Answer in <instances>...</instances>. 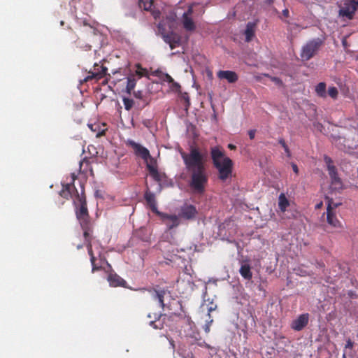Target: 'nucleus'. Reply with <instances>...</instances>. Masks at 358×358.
<instances>
[{
    "mask_svg": "<svg viewBox=\"0 0 358 358\" xmlns=\"http://www.w3.org/2000/svg\"><path fill=\"white\" fill-rule=\"evenodd\" d=\"M342 358H348L345 350L344 351Z\"/></svg>",
    "mask_w": 358,
    "mask_h": 358,
    "instance_id": "50",
    "label": "nucleus"
},
{
    "mask_svg": "<svg viewBox=\"0 0 358 358\" xmlns=\"http://www.w3.org/2000/svg\"><path fill=\"white\" fill-rule=\"evenodd\" d=\"M169 342H170L171 345L173 346V348H175V345H174V343H173V339H170V340H169Z\"/></svg>",
    "mask_w": 358,
    "mask_h": 358,
    "instance_id": "49",
    "label": "nucleus"
},
{
    "mask_svg": "<svg viewBox=\"0 0 358 358\" xmlns=\"http://www.w3.org/2000/svg\"><path fill=\"white\" fill-rule=\"evenodd\" d=\"M126 145L133 149L134 152L136 156L140 157L145 161H147L148 159H150L151 162L155 163L153 158H152L150 156L149 150L141 144L136 143L133 140L128 139L126 142Z\"/></svg>",
    "mask_w": 358,
    "mask_h": 358,
    "instance_id": "7",
    "label": "nucleus"
},
{
    "mask_svg": "<svg viewBox=\"0 0 358 358\" xmlns=\"http://www.w3.org/2000/svg\"><path fill=\"white\" fill-rule=\"evenodd\" d=\"M217 76L220 79H225L229 83H234L238 80L237 73L232 71H219Z\"/></svg>",
    "mask_w": 358,
    "mask_h": 358,
    "instance_id": "17",
    "label": "nucleus"
},
{
    "mask_svg": "<svg viewBox=\"0 0 358 358\" xmlns=\"http://www.w3.org/2000/svg\"><path fill=\"white\" fill-rule=\"evenodd\" d=\"M180 97L182 99H183L185 101V106L187 108L189 107L190 105V102H189V98L188 94L186 92L182 93V94H181Z\"/></svg>",
    "mask_w": 358,
    "mask_h": 358,
    "instance_id": "35",
    "label": "nucleus"
},
{
    "mask_svg": "<svg viewBox=\"0 0 358 358\" xmlns=\"http://www.w3.org/2000/svg\"><path fill=\"white\" fill-rule=\"evenodd\" d=\"M74 203L76 206V217L83 230L85 241H88L92 238V230L85 195H80L78 192H76V200H74Z\"/></svg>",
    "mask_w": 358,
    "mask_h": 358,
    "instance_id": "2",
    "label": "nucleus"
},
{
    "mask_svg": "<svg viewBox=\"0 0 358 358\" xmlns=\"http://www.w3.org/2000/svg\"><path fill=\"white\" fill-rule=\"evenodd\" d=\"M322 41L320 38L308 41L302 48L301 57L303 60L311 59L320 48Z\"/></svg>",
    "mask_w": 358,
    "mask_h": 358,
    "instance_id": "4",
    "label": "nucleus"
},
{
    "mask_svg": "<svg viewBox=\"0 0 358 358\" xmlns=\"http://www.w3.org/2000/svg\"><path fill=\"white\" fill-rule=\"evenodd\" d=\"M144 199H145L147 204L148 205V206L150 207V208L151 209V210L153 213H155L157 215H159L161 213V212L158 211V210H157V201H156L155 195L154 193H152L150 191L145 192V193L144 194Z\"/></svg>",
    "mask_w": 358,
    "mask_h": 358,
    "instance_id": "16",
    "label": "nucleus"
},
{
    "mask_svg": "<svg viewBox=\"0 0 358 358\" xmlns=\"http://www.w3.org/2000/svg\"><path fill=\"white\" fill-rule=\"evenodd\" d=\"M186 169L190 174L189 185L195 194H203L208 181L205 160L196 148L192 147L189 153L181 154Z\"/></svg>",
    "mask_w": 358,
    "mask_h": 358,
    "instance_id": "1",
    "label": "nucleus"
},
{
    "mask_svg": "<svg viewBox=\"0 0 358 358\" xmlns=\"http://www.w3.org/2000/svg\"><path fill=\"white\" fill-rule=\"evenodd\" d=\"M354 347V342H352L350 339H348L346 341L345 345V350L348 348L352 349Z\"/></svg>",
    "mask_w": 358,
    "mask_h": 358,
    "instance_id": "37",
    "label": "nucleus"
},
{
    "mask_svg": "<svg viewBox=\"0 0 358 358\" xmlns=\"http://www.w3.org/2000/svg\"><path fill=\"white\" fill-rule=\"evenodd\" d=\"M162 38L164 42L169 45L171 50H173L180 45V36L173 31L162 34Z\"/></svg>",
    "mask_w": 358,
    "mask_h": 358,
    "instance_id": "12",
    "label": "nucleus"
},
{
    "mask_svg": "<svg viewBox=\"0 0 358 358\" xmlns=\"http://www.w3.org/2000/svg\"><path fill=\"white\" fill-rule=\"evenodd\" d=\"M289 206V202L284 194H280L278 198V207L280 210L285 212Z\"/></svg>",
    "mask_w": 358,
    "mask_h": 358,
    "instance_id": "26",
    "label": "nucleus"
},
{
    "mask_svg": "<svg viewBox=\"0 0 358 358\" xmlns=\"http://www.w3.org/2000/svg\"><path fill=\"white\" fill-rule=\"evenodd\" d=\"M107 71L108 69L103 64L95 63L94 64L93 69L89 71L88 76L81 81V83H87L92 80H96L98 81L106 76Z\"/></svg>",
    "mask_w": 358,
    "mask_h": 358,
    "instance_id": "6",
    "label": "nucleus"
},
{
    "mask_svg": "<svg viewBox=\"0 0 358 358\" xmlns=\"http://www.w3.org/2000/svg\"><path fill=\"white\" fill-rule=\"evenodd\" d=\"M197 214V210L193 205H185L181 208L180 216L186 220L194 219Z\"/></svg>",
    "mask_w": 358,
    "mask_h": 358,
    "instance_id": "15",
    "label": "nucleus"
},
{
    "mask_svg": "<svg viewBox=\"0 0 358 358\" xmlns=\"http://www.w3.org/2000/svg\"><path fill=\"white\" fill-rule=\"evenodd\" d=\"M86 243V246L87 248L88 254L90 257V262L92 264V271L94 273L96 271H99L102 268V263L104 260L99 259V262H96V259L94 255L92 250V245L91 243V238H89L88 241H85Z\"/></svg>",
    "mask_w": 358,
    "mask_h": 358,
    "instance_id": "10",
    "label": "nucleus"
},
{
    "mask_svg": "<svg viewBox=\"0 0 358 358\" xmlns=\"http://www.w3.org/2000/svg\"><path fill=\"white\" fill-rule=\"evenodd\" d=\"M241 275L245 280H250L252 278V273L251 271V266L248 263L244 262L241 264L239 269Z\"/></svg>",
    "mask_w": 358,
    "mask_h": 358,
    "instance_id": "23",
    "label": "nucleus"
},
{
    "mask_svg": "<svg viewBox=\"0 0 358 358\" xmlns=\"http://www.w3.org/2000/svg\"><path fill=\"white\" fill-rule=\"evenodd\" d=\"M292 167L293 171H294L295 173L298 174V173H299V169H298L297 165H296V164H294V163H292Z\"/></svg>",
    "mask_w": 358,
    "mask_h": 358,
    "instance_id": "43",
    "label": "nucleus"
},
{
    "mask_svg": "<svg viewBox=\"0 0 358 358\" xmlns=\"http://www.w3.org/2000/svg\"><path fill=\"white\" fill-rule=\"evenodd\" d=\"M338 206L337 203L333 202H329L327 208V222L336 228H341L342 224L341 222L337 219L336 216L333 213L334 208H336Z\"/></svg>",
    "mask_w": 358,
    "mask_h": 358,
    "instance_id": "9",
    "label": "nucleus"
},
{
    "mask_svg": "<svg viewBox=\"0 0 358 358\" xmlns=\"http://www.w3.org/2000/svg\"><path fill=\"white\" fill-rule=\"evenodd\" d=\"M282 15L285 17H288L289 15V10L288 9L285 8L282 10Z\"/></svg>",
    "mask_w": 358,
    "mask_h": 358,
    "instance_id": "44",
    "label": "nucleus"
},
{
    "mask_svg": "<svg viewBox=\"0 0 358 358\" xmlns=\"http://www.w3.org/2000/svg\"><path fill=\"white\" fill-rule=\"evenodd\" d=\"M83 248V245H80V244H78V245H77V249H78V250H79V249H80V248Z\"/></svg>",
    "mask_w": 358,
    "mask_h": 358,
    "instance_id": "51",
    "label": "nucleus"
},
{
    "mask_svg": "<svg viewBox=\"0 0 358 358\" xmlns=\"http://www.w3.org/2000/svg\"><path fill=\"white\" fill-rule=\"evenodd\" d=\"M162 79L163 81L168 82L169 83H173V79L168 73L163 74Z\"/></svg>",
    "mask_w": 358,
    "mask_h": 358,
    "instance_id": "36",
    "label": "nucleus"
},
{
    "mask_svg": "<svg viewBox=\"0 0 358 358\" xmlns=\"http://www.w3.org/2000/svg\"><path fill=\"white\" fill-rule=\"evenodd\" d=\"M89 127L90 128V129L94 131V132H96V137H100L103 135L105 134V129H102L101 131H98V129L99 127V124H89L88 125Z\"/></svg>",
    "mask_w": 358,
    "mask_h": 358,
    "instance_id": "31",
    "label": "nucleus"
},
{
    "mask_svg": "<svg viewBox=\"0 0 358 358\" xmlns=\"http://www.w3.org/2000/svg\"><path fill=\"white\" fill-rule=\"evenodd\" d=\"M76 192H78V190L73 185L66 184L63 185L62 190L59 192V195L61 197L67 200L70 198H73L74 201L76 200Z\"/></svg>",
    "mask_w": 358,
    "mask_h": 358,
    "instance_id": "14",
    "label": "nucleus"
},
{
    "mask_svg": "<svg viewBox=\"0 0 358 358\" xmlns=\"http://www.w3.org/2000/svg\"><path fill=\"white\" fill-rule=\"evenodd\" d=\"M308 313L301 314L296 320L292 321L291 327L295 331H301L308 324Z\"/></svg>",
    "mask_w": 358,
    "mask_h": 358,
    "instance_id": "13",
    "label": "nucleus"
},
{
    "mask_svg": "<svg viewBox=\"0 0 358 358\" xmlns=\"http://www.w3.org/2000/svg\"><path fill=\"white\" fill-rule=\"evenodd\" d=\"M172 83V88L175 90H179L180 88V85L178 83L173 81Z\"/></svg>",
    "mask_w": 358,
    "mask_h": 358,
    "instance_id": "42",
    "label": "nucleus"
},
{
    "mask_svg": "<svg viewBox=\"0 0 358 358\" xmlns=\"http://www.w3.org/2000/svg\"><path fill=\"white\" fill-rule=\"evenodd\" d=\"M84 164H86L87 166L88 165V161L87 160H83V162H81L80 163V169H82V167L83 166Z\"/></svg>",
    "mask_w": 358,
    "mask_h": 358,
    "instance_id": "45",
    "label": "nucleus"
},
{
    "mask_svg": "<svg viewBox=\"0 0 358 358\" xmlns=\"http://www.w3.org/2000/svg\"><path fill=\"white\" fill-rule=\"evenodd\" d=\"M146 168L149 171L150 175L156 182H162L163 175L158 171L156 166L152 164L151 163H147Z\"/></svg>",
    "mask_w": 358,
    "mask_h": 358,
    "instance_id": "20",
    "label": "nucleus"
},
{
    "mask_svg": "<svg viewBox=\"0 0 358 358\" xmlns=\"http://www.w3.org/2000/svg\"><path fill=\"white\" fill-rule=\"evenodd\" d=\"M255 23L248 22L245 30V41L250 42L255 36Z\"/></svg>",
    "mask_w": 358,
    "mask_h": 358,
    "instance_id": "25",
    "label": "nucleus"
},
{
    "mask_svg": "<svg viewBox=\"0 0 358 358\" xmlns=\"http://www.w3.org/2000/svg\"><path fill=\"white\" fill-rule=\"evenodd\" d=\"M216 308V306H213V304L211 305V306H210V308H208V312H211L213 310H214Z\"/></svg>",
    "mask_w": 358,
    "mask_h": 358,
    "instance_id": "47",
    "label": "nucleus"
},
{
    "mask_svg": "<svg viewBox=\"0 0 358 358\" xmlns=\"http://www.w3.org/2000/svg\"><path fill=\"white\" fill-rule=\"evenodd\" d=\"M153 2L154 1H152V0H140L139 6L143 8L145 10H151Z\"/></svg>",
    "mask_w": 358,
    "mask_h": 358,
    "instance_id": "29",
    "label": "nucleus"
},
{
    "mask_svg": "<svg viewBox=\"0 0 358 358\" xmlns=\"http://www.w3.org/2000/svg\"><path fill=\"white\" fill-rule=\"evenodd\" d=\"M108 281L112 287H125L127 282L116 273H110Z\"/></svg>",
    "mask_w": 358,
    "mask_h": 358,
    "instance_id": "19",
    "label": "nucleus"
},
{
    "mask_svg": "<svg viewBox=\"0 0 358 358\" xmlns=\"http://www.w3.org/2000/svg\"><path fill=\"white\" fill-rule=\"evenodd\" d=\"M236 145H233V144H229L228 145V148H229L230 150H235L236 149Z\"/></svg>",
    "mask_w": 358,
    "mask_h": 358,
    "instance_id": "46",
    "label": "nucleus"
},
{
    "mask_svg": "<svg viewBox=\"0 0 358 358\" xmlns=\"http://www.w3.org/2000/svg\"><path fill=\"white\" fill-rule=\"evenodd\" d=\"M125 110H130L134 106V101L131 99L124 97L122 99Z\"/></svg>",
    "mask_w": 358,
    "mask_h": 358,
    "instance_id": "32",
    "label": "nucleus"
},
{
    "mask_svg": "<svg viewBox=\"0 0 358 358\" xmlns=\"http://www.w3.org/2000/svg\"><path fill=\"white\" fill-rule=\"evenodd\" d=\"M148 292L151 294L152 299L157 300L159 303L160 307L164 308L165 306L164 299L166 294H169L168 290L164 288H160L157 286L155 288L148 289Z\"/></svg>",
    "mask_w": 358,
    "mask_h": 358,
    "instance_id": "11",
    "label": "nucleus"
},
{
    "mask_svg": "<svg viewBox=\"0 0 358 358\" xmlns=\"http://www.w3.org/2000/svg\"><path fill=\"white\" fill-rule=\"evenodd\" d=\"M136 67L137 70L136 71V73L139 76V78L145 76L147 73V70L145 69L142 68L139 64H136Z\"/></svg>",
    "mask_w": 358,
    "mask_h": 358,
    "instance_id": "34",
    "label": "nucleus"
},
{
    "mask_svg": "<svg viewBox=\"0 0 358 358\" xmlns=\"http://www.w3.org/2000/svg\"><path fill=\"white\" fill-rule=\"evenodd\" d=\"M136 85V80L134 76H130L127 78V86H126V92L129 94H131V92L134 89Z\"/></svg>",
    "mask_w": 358,
    "mask_h": 358,
    "instance_id": "27",
    "label": "nucleus"
},
{
    "mask_svg": "<svg viewBox=\"0 0 358 358\" xmlns=\"http://www.w3.org/2000/svg\"><path fill=\"white\" fill-rule=\"evenodd\" d=\"M358 9V0H343L339 9V15L352 20Z\"/></svg>",
    "mask_w": 358,
    "mask_h": 358,
    "instance_id": "5",
    "label": "nucleus"
},
{
    "mask_svg": "<svg viewBox=\"0 0 358 358\" xmlns=\"http://www.w3.org/2000/svg\"><path fill=\"white\" fill-rule=\"evenodd\" d=\"M278 143L283 148L286 156L289 158L291 157H292L291 151H290L289 147L287 146V145L286 144L285 140L282 138H279Z\"/></svg>",
    "mask_w": 358,
    "mask_h": 358,
    "instance_id": "30",
    "label": "nucleus"
},
{
    "mask_svg": "<svg viewBox=\"0 0 358 358\" xmlns=\"http://www.w3.org/2000/svg\"><path fill=\"white\" fill-rule=\"evenodd\" d=\"M83 24L84 26H89V27H91V25H90V24L87 22V20H84L83 21Z\"/></svg>",
    "mask_w": 358,
    "mask_h": 358,
    "instance_id": "48",
    "label": "nucleus"
},
{
    "mask_svg": "<svg viewBox=\"0 0 358 358\" xmlns=\"http://www.w3.org/2000/svg\"><path fill=\"white\" fill-rule=\"evenodd\" d=\"M256 131L255 129H251L248 131V135L250 139H253L255 136Z\"/></svg>",
    "mask_w": 358,
    "mask_h": 358,
    "instance_id": "41",
    "label": "nucleus"
},
{
    "mask_svg": "<svg viewBox=\"0 0 358 358\" xmlns=\"http://www.w3.org/2000/svg\"><path fill=\"white\" fill-rule=\"evenodd\" d=\"M164 315L162 314L158 313H154L153 316L151 315V314L148 315V317L152 319L153 318L154 320H151L149 324L151 327H152L155 329H163V323L161 320V317Z\"/></svg>",
    "mask_w": 358,
    "mask_h": 358,
    "instance_id": "22",
    "label": "nucleus"
},
{
    "mask_svg": "<svg viewBox=\"0 0 358 358\" xmlns=\"http://www.w3.org/2000/svg\"><path fill=\"white\" fill-rule=\"evenodd\" d=\"M146 168L149 171L150 175L156 182H162L163 175L158 171L156 166L152 164L151 163H147Z\"/></svg>",
    "mask_w": 358,
    "mask_h": 358,
    "instance_id": "21",
    "label": "nucleus"
},
{
    "mask_svg": "<svg viewBox=\"0 0 358 358\" xmlns=\"http://www.w3.org/2000/svg\"><path fill=\"white\" fill-rule=\"evenodd\" d=\"M155 0H152V1H154Z\"/></svg>",
    "mask_w": 358,
    "mask_h": 358,
    "instance_id": "53",
    "label": "nucleus"
},
{
    "mask_svg": "<svg viewBox=\"0 0 358 358\" xmlns=\"http://www.w3.org/2000/svg\"><path fill=\"white\" fill-rule=\"evenodd\" d=\"M348 294H349V296H350V297H353V293H352V292H349Z\"/></svg>",
    "mask_w": 358,
    "mask_h": 358,
    "instance_id": "52",
    "label": "nucleus"
},
{
    "mask_svg": "<svg viewBox=\"0 0 358 358\" xmlns=\"http://www.w3.org/2000/svg\"><path fill=\"white\" fill-rule=\"evenodd\" d=\"M182 22L183 27L186 31H192L195 30L196 25L191 17H187L186 15H182Z\"/></svg>",
    "mask_w": 358,
    "mask_h": 358,
    "instance_id": "24",
    "label": "nucleus"
},
{
    "mask_svg": "<svg viewBox=\"0 0 358 358\" xmlns=\"http://www.w3.org/2000/svg\"><path fill=\"white\" fill-rule=\"evenodd\" d=\"M210 155L213 165L219 172V178L223 181L227 180L232 173V160L224 157V152L217 147L211 148Z\"/></svg>",
    "mask_w": 358,
    "mask_h": 358,
    "instance_id": "3",
    "label": "nucleus"
},
{
    "mask_svg": "<svg viewBox=\"0 0 358 358\" xmlns=\"http://www.w3.org/2000/svg\"><path fill=\"white\" fill-rule=\"evenodd\" d=\"M328 94L334 99H336L338 95V91L334 86L329 87L328 89Z\"/></svg>",
    "mask_w": 358,
    "mask_h": 358,
    "instance_id": "33",
    "label": "nucleus"
},
{
    "mask_svg": "<svg viewBox=\"0 0 358 358\" xmlns=\"http://www.w3.org/2000/svg\"><path fill=\"white\" fill-rule=\"evenodd\" d=\"M193 13V7L192 6H189L187 10L183 13V15H186L187 17H191Z\"/></svg>",
    "mask_w": 358,
    "mask_h": 358,
    "instance_id": "38",
    "label": "nucleus"
},
{
    "mask_svg": "<svg viewBox=\"0 0 358 358\" xmlns=\"http://www.w3.org/2000/svg\"><path fill=\"white\" fill-rule=\"evenodd\" d=\"M324 162L327 165L329 175L331 180V185H333L335 189H341L342 182L341 178L338 176L336 168L333 164L331 159L329 157H325Z\"/></svg>",
    "mask_w": 358,
    "mask_h": 358,
    "instance_id": "8",
    "label": "nucleus"
},
{
    "mask_svg": "<svg viewBox=\"0 0 358 358\" xmlns=\"http://www.w3.org/2000/svg\"><path fill=\"white\" fill-rule=\"evenodd\" d=\"M271 80H273V82H275L276 84H278L279 85H282V81L279 78L271 77Z\"/></svg>",
    "mask_w": 358,
    "mask_h": 358,
    "instance_id": "39",
    "label": "nucleus"
},
{
    "mask_svg": "<svg viewBox=\"0 0 358 358\" xmlns=\"http://www.w3.org/2000/svg\"><path fill=\"white\" fill-rule=\"evenodd\" d=\"M163 220H167L166 225L169 229H172L179 225L178 217L176 215H169L161 213L159 215Z\"/></svg>",
    "mask_w": 358,
    "mask_h": 358,
    "instance_id": "18",
    "label": "nucleus"
},
{
    "mask_svg": "<svg viewBox=\"0 0 358 358\" xmlns=\"http://www.w3.org/2000/svg\"><path fill=\"white\" fill-rule=\"evenodd\" d=\"M134 95L137 99L143 98V92L141 91L134 92Z\"/></svg>",
    "mask_w": 358,
    "mask_h": 358,
    "instance_id": "40",
    "label": "nucleus"
},
{
    "mask_svg": "<svg viewBox=\"0 0 358 358\" xmlns=\"http://www.w3.org/2000/svg\"><path fill=\"white\" fill-rule=\"evenodd\" d=\"M315 92L317 94L322 98L326 97V84L325 83L321 82L315 87Z\"/></svg>",
    "mask_w": 358,
    "mask_h": 358,
    "instance_id": "28",
    "label": "nucleus"
}]
</instances>
